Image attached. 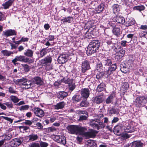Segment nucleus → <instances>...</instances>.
<instances>
[{
	"label": "nucleus",
	"mask_w": 147,
	"mask_h": 147,
	"mask_svg": "<svg viewBox=\"0 0 147 147\" xmlns=\"http://www.w3.org/2000/svg\"><path fill=\"white\" fill-rule=\"evenodd\" d=\"M29 140L31 141H33L38 139V136L36 134H32L28 136Z\"/></svg>",
	"instance_id": "nucleus-28"
},
{
	"label": "nucleus",
	"mask_w": 147,
	"mask_h": 147,
	"mask_svg": "<svg viewBox=\"0 0 147 147\" xmlns=\"http://www.w3.org/2000/svg\"><path fill=\"white\" fill-rule=\"evenodd\" d=\"M25 56L22 55L17 56L16 57L15 59L12 61V62L15 65L16 64V62L17 61L21 62H24Z\"/></svg>",
	"instance_id": "nucleus-18"
},
{
	"label": "nucleus",
	"mask_w": 147,
	"mask_h": 147,
	"mask_svg": "<svg viewBox=\"0 0 147 147\" xmlns=\"http://www.w3.org/2000/svg\"><path fill=\"white\" fill-rule=\"evenodd\" d=\"M81 94L82 97L87 98L90 94V91L88 88L82 89L81 90Z\"/></svg>",
	"instance_id": "nucleus-13"
},
{
	"label": "nucleus",
	"mask_w": 147,
	"mask_h": 147,
	"mask_svg": "<svg viewBox=\"0 0 147 147\" xmlns=\"http://www.w3.org/2000/svg\"><path fill=\"white\" fill-rule=\"evenodd\" d=\"M47 49L46 48L42 49L40 51V57H42L45 56L47 53Z\"/></svg>",
	"instance_id": "nucleus-41"
},
{
	"label": "nucleus",
	"mask_w": 147,
	"mask_h": 147,
	"mask_svg": "<svg viewBox=\"0 0 147 147\" xmlns=\"http://www.w3.org/2000/svg\"><path fill=\"white\" fill-rule=\"evenodd\" d=\"M144 7L142 5L135 6L133 7V9L134 10H138L139 11L144 10Z\"/></svg>",
	"instance_id": "nucleus-38"
},
{
	"label": "nucleus",
	"mask_w": 147,
	"mask_h": 147,
	"mask_svg": "<svg viewBox=\"0 0 147 147\" xmlns=\"http://www.w3.org/2000/svg\"><path fill=\"white\" fill-rule=\"evenodd\" d=\"M33 62L34 60L33 59L27 57H25L24 62L28 63H32Z\"/></svg>",
	"instance_id": "nucleus-48"
},
{
	"label": "nucleus",
	"mask_w": 147,
	"mask_h": 147,
	"mask_svg": "<svg viewBox=\"0 0 147 147\" xmlns=\"http://www.w3.org/2000/svg\"><path fill=\"white\" fill-rule=\"evenodd\" d=\"M3 34L6 37L12 35H16V32L13 30L10 29L5 30L3 32Z\"/></svg>",
	"instance_id": "nucleus-16"
},
{
	"label": "nucleus",
	"mask_w": 147,
	"mask_h": 147,
	"mask_svg": "<svg viewBox=\"0 0 147 147\" xmlns=\"http://www.w3.org/2000/svg\"><path fill=\"white\" fill-rule=\"evenodd\" d=\"M104 100L103 96L100 95L93 97L92 101L95 103L99 104L102 103L104 101Z\"/></svg>",
	"instance_id": "nucleus-15"
},
{
	"label": "nucleus",
	"mask_w": 147,
	"mask_h": 147,
	"mask_svg": "<svg viewBox=\"0 0 147 147\" xmlns=\"http://www.w3.org/2000/svg\"><path fill=\"white\" fill-rule=\"evenodd\" d=\"M106 86L105 83H101L97 87L96 90L98 92H101L105 89V87Z\"/></svg>",
	"instance_id": "nucleus-29"
},
{
	"label": "nucleus",
	"mask_w": 147,
	"mask_h": 147,
	"mask_svg": "<svg viewBox=\"0 0 147 147\" xmlns=\"http://www.w3.org/2000/svg\"><path fill=\"white\" fill-rule=\"evenodd\" d=\"M82 127L79 125H71L68 126L67 129L69 133L72 134L79 135Z\"/></svg>",
	"instance_id": "nucleus-3"
},
{
	"label": "nucleus",
	"mask_w": 147,
	"mask_h": 147,
	"mask_svg": "<svg viewBox=\"0 0 147 147\" xmlns=\"http://www.w3.org/2000/svg\"><path fill=\"white\" fill-rule=\"evenodd\" d=\"M65 104L64 101L59 102L54 106L55 109H63L64 107Z\"/></svg>",
	"instance_id": "nucleus-27"
},
{
	"label": "nucleus",
	"mask_w": 147,
	"mask_h": 147,
	"mask_svg": "<svg viewBox=\"0 0 147 147\" xmlns=\"http://www.w3.org/2000/svg\"><path fill=\"white\" fill-rule=\"evenodd\" d=\"M95 121V120L92 119L90 125L91 126H93L94 127L96 128L98 130H99V125L98 124L95 123L93 122Z\"/></svg>",
	"instance_id": "nucleus-40"
},
{
	"label": "nucleus",
	"mask_w": 147,
	"mask_h": 147,
	"mask_svg": "<svg viewBox=\"0 0 147 147\" xmlns=\"http://www.w3.org/2000/svg\"><path fill=\"white\" fill-rule=\"evenodd\" d=\"M112 7L113 13L115 14H117L120 11L119 5L117 4H114L112 6Z\"/></svg>",
	"instance_id": "nucleus-26"
},
{
	"label": "nucleus",
	"mask_w": 147,
	"mask_h": 147,
	"mask_svg": "<svg viewBox=\"0 0 147 147\" xmlns=\"http://www.w3.org/2000/svg\"><path fill=\"white\" fill-rule=\"evenodd\" d=\"M128 69V67H125L124 66H123V67H121V68L120 69L121 71L124 73H127L129 71Z\"/></svg>",
	"instance_id": "nucleus-50"
},
{
	"label": "nucleus",
	"mask_w": 147,
	"mask_h": 147,
	"mask_svg": "<svg viewBox=\"0 0 147 147\" xmlns=\"http://www.w3.org/2000/svg\"><path fill=\"white\" fill-rule=\"evenodd\" d=\"M34 114L37 116L41 118L45 115V113L43 110L40 108L37 107L35 108L34 109Z\"/></svg>",
	"instance_id": "nucleus-9"
},
{
	"label": "nucleus",
	"mask_w": 147,
	"mask_h": 147,
	"mask_svg": "<svg viewBox=\"0 0 147 147\" xmlns=\"http://www.w3.org/2000/svg\"><path fill=\"white\" fill-rule=\"evenodd\" d=\"M48 145V144L46 142H40V147H47Z\"/></svg>",
	"instance_id": "nucleus-54"
},
{
	"label": "nucleus",
	"mask_w": 147,
	"mask_h": 147,
	"mask_svg": "<svg viewBox=\"0 0 147 147\" xmlns=\"http://www.w3.org/2000/svg\"><path fill=\"white\" fill-rule=\"evenodd\" d=\"M115 22L114 21L109 22L108 24L109 25L113 28H114L115 27Z\"/></svg>",
	"instance_id": "nucleus-62"
},
{
	"label": "nucleus",
	"mask_w": 147,
	"mask_h": 147,
	"mask_svg": "<svg viewBox=\"0 0 147 147\" xmlns=\"http://www.w3.org/2000/svg\"><path fill=\"white\" fill-rule=\"evenodd\" d=\"M10 98L11 100L14 103L18 102L20 100L16 96H10Z\"/></svg>",
	"instance_id": "nucleus-42"
},
{
	"label": "nucleus",
	"mask_w": 147,
	"mask_h": 147,
	"mask_svg": "<svg viewBox=\"0 0 147 147\" xmlns=\"http://www.w3.org/2000/svg\"><path fill=\"white\" fill-rule=\"evenodd\" d=\"M102 35L104 37L107 38V37L109 36V32L108 31V30L106 29H102L101 30Z\"/></svg>",
	"instance_id": "nucleus-36"
},
{
	"label": "nucleus",
	"mask_w": 147,
	"mask_h": 147,
	"mask_svg": "<svg viewBox=\"0 0 147 147\" xmlns=\"http://www.w3.org/2000/svg\"><path fill=\"white\" fill-rule=\"evenodd\" d=\"M124 131L122 134V136L124 139L128 138H129V135L128 133L129 132V127L127 125L124 127Z\"/></svg>",
	"instance_id": "nucleus-20"
},
{
	"label": "nucleus",
	"mask_w": 147,
	"mask_h": 147,
	"mask_svg": "<svg viewBox=\"0 0 147 147\" xmlns=\"http://www.w3.org/2000/svg\"><path fill=\"white\" fill-rule=\"evenodd\" d=\"M115 96V94L113 92L107 98L106 100V102L107 104L112 103L114 98Z\"/></svg>",
	"instance_id": "nucleus-23"
},
{
	"label": "nucleus",
	"mask_w": 147,
	"mask_h": 147,
	"mask_svg": "<svg viewBox=\"0 0 147 147\" xmlns=\"http://www.w3.org/2000/svg\"><path fill=\"white\" fill-rule=\"evenodd\" d=\"M12 135L11 134H9L8 135L5 136L4 140H8L10 139L12 137Z\"/></svg>",
	"instance_id": "nucleus-57"
},
{
	"label": "nucleus",
	"mask_w": 147,
	"mask_h": 147,
	"mask_svg": "<svg viewBox=\"0 0 147 147\" xmlns=\"http://www.w3.org/2000/svg\"><path fill=\"white\" fill-rule=\"evenodd\" d=\"M29 147H40V146L38 143H34Z\"/></svg>",
	"instance_id": "nucleus-63"
},
{
	"label": "nucleus",
	"mask_w": 147,
	"mask_h": 147,
	"mask_svg": "<svg viewBox=\"0 0 147 147\" xmlns=\"http://www.w3.org/2000/svg\"><path fill=\"white\" fill-rule=\"evenodd\" d=\"M24 54L28 57H32L33 56V52L31 50L28 49L24 53Z\"/></svg>",
	"instance_id": "nucleus-34"
},
{
	"label": "nucleus",
	"mask_w": 147,
	"mask_h": 147,
	"mask_svg": "<svg viewBox=\"0 0 147 147\" xmlns=\"http://www.w3.org/2000/svg\"><path fill=\"white\" fill-rule=\"evenodd\" d=\"M114 51L116 52L115 59L117 60L121 59L125 52V50L118 46H117V47L115 48Z\"/></svg>",
	"instance_id": "nucleus-5"
},
{
	"label": "nucleus",
	"mask_w": 147,
	"mask_h": 147,
	"mask_svg": "<svg viewBox=\"0 0 147 147\" xmlns=\"http://www.w3.org/2000/svg\"><path fill=\"white\" fill-rule=\"evenodd\" d=\"M24 123L26 125H32V122L30 120H25V121L24 122Z\"/></svg>",
	"instance_id": "nucleus-60"
},
{
	"label": "nucleus",
	"mask_w": 147,
	"mask_h": 147,
	"mask_svg": "<svg viewBox=\"0 0 147 147\" xmlns=\"http://www.w3.org/2000/svg\"><path fill=\"white\" fill-rule=\"evenodd\" d=\"M81 98L80 96L75 95L72 97V100L74 103H76L80 101Z\"/></svg>",
	"instance_id": "nucleus-33"
},
{
	"label": "nucleus",
	"mask_w": 147,
	"mask_h": 147,
	"mask_svg": "<svg viewBox=\"0 0 147 147\" xmlns=\"http://www.w3.org/2000/svg\"><path fill=\"white\" fill-rule=\"evenodd\" d=\"M76 140L78 142V143L80 144L83 140V138L81 137L78 136L76 138Z\"/></svg>",
	"instance_id": "nucleus-56"
},
{
	"label": "nucleus",
	"mask_w": 147,
	"mask_h": 147,
	"mask_svg": "<svg viewBox=\"0 0 147 147\" xmlns=\"http://www.w3.org/2000/svg\"><path fill=\"white\" fill-rule=\"evenodd\" d=\"M47 130L49 132H53L56 130V129L54 127H50L48 128Z\"/></svg>",
	"instance_id": "nucleus-52"
},
{
	"label": "nucleus",
	"mask_w": 147,
	"mask_h": 147,
	"mask_svg": "<svg viewBox=\"0 0 147 147\" xmlns=\"http://www.w3.org/2000/svg\"><path fill=\"white\" fill-rule=\"evenodd\" d=\"M69 56L68 54H62L59 57L58 61L60 64L65 63L67 61Z\"/></svg>",
	"instance_id": "nucleus-7"
},
{
	"label": "nucleus",
	"mask_w": 147,
	"mask_h": 147,
	"mask_svg": "<svg viewBox=\"0 0 147 147\" xmlns=\"http://www.w3.org/2000/svg\"><path fill=\"white\" fill-rule=\"evenodd\" d=\"M103 64L101 63H98L97 65H96V69L98 70H100L101 69H102V67Z\"/></svg>",
	"instance_id": "nucleus-64"
},
{
	"label": "nucleus",
	"mask_w": 147,
	"mask_h": 147,
	"mask_svg": "<svg viewBox=\"0 0 147 147\" xmlns=\"http://www.w3.org/2000/svg\"><path fill=\"white\" fill-rule=\"evenodd\" d=\"M112 32L114 35L117 36H119L121 33L120 29L116 27L113 28Z\"/></svg>",
	"instance_id": "nucleus-32"
},
{
	"label": "nucleus",
	"mask_w": 147,
	"mask_h": 147,
	"mask_svg": "<svg viewBox=\"0 0 147 147\" xmlns=\"http://www.w3.org/2000/svg\"><path fill=\"white\" fill-rule=\"evenodd\" d=\"M89 105V102L87 100H83L81 102L80 105L82 107H88Z\"/></svg>",
	"instance_id": "nucleus-37"
},
{
	"label": "nucleus",
	"mask_w": 147,
	"mask_h": 147,
	"mask_svg": "<svg viewBox=\"0 0 147 147\" xmlns=\"http://www.w3.org/2000/svg\"><path fill=\"white\" fill-rule=\"evenodd\" d=\"M123 125L122 124L117 125L114 127L113 132L115 134L117 135L119 134L120 132L121 131Z\"/></svg>",
	"instance_id": "nucleus-22"
},
{
	"label": "nucleus",
	"mask_w": 147,
	"mask_h": 147,
	"mask_svg": "<svg viewBox=\"0 0 147 147\" xmlns=\"http://www.w3.org/2000/svg\"><path fill=\"white\" fill-rule=\"evenodd\" d=\"M0 117L1 118L4 119H5L9 121L11 123H12L13 122V119H11L10 118L6 117H4L3 116H1Z\"/></svg>",
	"instance_id": "nucleus-53"
},
{
	"label": "nucleus",
	"mask_w": 147,
	"mask_h": 147,
	"mask_svg": "<svg viewBox=\"0 0 147 147\" xmlns=\"http://www.w3.org/2000/svg\"><path fill=\"white\" fill-rule=\"evenodd\" d=\"M97 119H96V121H95V122H98L99 125L100 126V127H101L102 128H104L105 127V125L104 124V123H103L102 122H101V121H97Z\"/></svg>",
	"instance_id": "nucleus-61"
},
{
	"label": "nucleus",
	"mask_w": 147,
	"mask_h": 147,
	"mask_svg": "<svg viewBox=\"0 0 147 147\" xmlns=\"http://www.w3.org/2000/svg\"><path fill=\"white\" fill-rule=\"evenodd\" d=\"M100 45V42L97 40H94L90 42L86 51L87 55H90L96 52L98 50Z\"/></svg>",
	"instance_id": "nucleus-1"
},
{
	"label": "nucleus",
	"mask_w": 147,
	"mask_h": 147,
	"mask_svg": "<svg viewBox=\"0 0 147 147\" xmlns=\"http://www.w3.org/2000/svg\"><path fill=\"white\" fill-rule=\"evenodd\" d=\"M119 112V110L117 109L112 108L110 110L109 113L111 114H117Z\"/></svg>",
	"instance_id": "nucleus-45"
},
{
	"label": "nucleus",
	"mask_w": 147,
	"mask_h": 147,
	"mask_svg": "<svg viewBox=\"0 0 147 147\" xmlns=\"http://www.w3.org/2000/svg\"><path fill=\"white\" fill-rule=\"evenodd\" d=\"M105 74V72H101L98 74L96 76V78L99 79L103 78Z\"/></svg>",
	"instance_id": "nucleus-43"
},
{
	"label": "nucleus",
	"mask_w": 147,
	"mask_h": 147,
	"mask_svg": "<svg viewBox=\"0 0 147 147\" xmlns=\"http://www.w3.org/2000/svg\"><path fill=\"white\" fill-rule=\"evenodd\" d=\"M1 53L4 56H5L8 57L10 56L11 54H13V51H9L7 50H3L1 51Z\"/></svg>",
	"instance_id": "nucleus-30"
},
{
	"label": "nucleus",
	"mask_w": 147,
	"mask_h": 147,
	"mask_svg": "<svg viewBox=\"0 0 147 147\" xmlns=\"http://www.w3.org/2000/svg\"><path fill=\"white\" fill-rule=\"evenodd\" d=\"M147 102L146 98L143 96H140L137 97L135 101L134 102L133 105L137 107H143Z\"/></svg>",
	"instance_id": "nucleus-4"
},
{
	"label": "nucleus",
	"mask_w": 147,
	"mask_h": 147,
	"mask_svg": "<svg viewBox=\"0 0 147 147\" xmlns=\"http://www.w3.org/2000/svg\"><path fill=\"white\" fill-rule=\"evenodd\" d=\"M36 125L37 127V128L38 129H43V126L40 123L38 122L36 123Z\"/></svg>",
	"instance_id": "nucleus-59"
},
{
	"label": "nucleus",
	"mask_w": 147,
	"mask_h": 147,
	"mask_svg": "<svg viewBox=\"0 0 147 147\" xmlns=\"http://www.w3.org/2000/svg\"><path fill=\"white\" fill-rule=\"evenodd\" d=\"M29 107L28 105H25L22 106L19 108V109L20 111H24L27 110Z\"/></svg>",
	"instance_id": "nucleus-47"
},
{
	"label": "nucleus",
	"mask_w": 147,
	"mask_h": 147,
	"mask_svg": "<svg viewBox=\"0 0 147 147\" xmlns=\"http://www.w3.org/2000/svg\"><path fill=\"white\" fill-rule=\"evenodd\" d=\"M131 147H142L144 144L140 140H136L130 144Z\"/></svg>",
	"instance_id": "nucleus-17"
},
{
	"label": "nucleus",
	"mask_w": 147,
	"mask_h": 147,
	"mask_svg": "<svg viewBox=\"0 0 147 147\" xmlns=\"http://www.w3.org/2000/svg\"><path fill=\"white\" fill-rule=\"evenodd\" d=\"M14 0H9L2 4V6L5 9L9 8L14 2Z\"/></svg>",
	"instance_id": "nucleus-21"
},
{
	"label": "nucleus",
	"mask_w": 147,
	"mask_h": 147,
	"mask_svg": "<svg viewBox=\"0 0 147 147\" xmlns=\"http://www.w3.org/2000/svg\"><path fill=\"white\" fill-rule=\"evenodd\" d=\"M53 138L55 141L61 144L65 145L66 144V138L64 136L54 135Z\"/></svg>",
	"instance_id": "nucleus-6"
},
{
	"label": "nucleus",
	"mask_w": 147,
	"mask_h": 147,
	"mask_svg": "<svg viewBox=\"0 0 147 147\" xmlns=\"http://www.w3.org/2000/svg\"><path fill=\"white\" fill-rule=\"evenodd\" d=\"M4 104L6 105L9 109H11L13 107V105L11 102H6L4 103Z\"/></svg>",
	"instance_id": "nucleus-51"
},
{
	"label": "nucleus",
	"mask_w": 147,
	"mask_h": 147,
	"mask_svg": "<svg viewBox=\"0 0 147 147\" xmlns=\"http://www.w3.org/2000/svg\"><path fill=\"white\" fill-rule=\"evenodd\" d=\"M135 23L136 21L134 19L132 18L129 19V26H134Z\"/></svg>",
	"instance_id": "nucleus-49"
},
{
	"label": "nucleus",
	"mask_w": 147,
	"mask_h": 147,
	"mask_svg": "<svg viewBox=\"0 0 147 147\" xmlns=\"http://www.w3.org/2000/svg\"><path fill=\"white\" fill-rule=\"evenodd\" d=\"M9 92L11 93H16V91L12 87H10L9 88Z\"/></svg>",
	"instance_id": "nucleus-58"
},
{
	"label": "nucleus",
	"mask_w": 147,
	"mask_h": 147,
	"mask_svg": "<svg viewBox=\"0 0 147 147\" xmlns=\"http://www.w3.org/2000/svg\"><path fill=\"white\" fill-rule=\"evenodd\" d=\"M105 5L103 3H101L96 8L95 10L97 13H99L102 12L104 8Z\"/></svg>",
	"instance_id": "nucleus-31"
},
{
	"label": "nucleus",
	"mask_w": 147,
	"mask_h": 147,
	"mask_svg": "<svg viewBox=\"0 0 147 147\" xmlns=\"http://www.w3.org/2000/svg\"><path fill=\"white\" fill-rule=\"evenodd\" d=\"M90 68V63L88 61L85 60L82 63V71L83 73H85Z\"/></svg>",
	"instance_id": "nucleus-8"
},
{
	"label": "nucleus",
	"mask_w": 147,
	"mask_h": 147,
	"mask_svg": "<svg viewBox=\"0 0 147 147\" xmlns=\"http://www.w3.org/2000/svg\"><path fill=\"white\" fill-rule=\"evenodd\" d=\"M114 19L116 22L120 24H123L125 22L124 18L122 16H116L114 18Z\"/></svg>",
	"instance_id": "nucleus-25"
},
{
	"label": "nucleus",
	"mask_w": 147,
	"mask_h": 147,
	"mask_svg": "<svg viewBox=\"0 0 147 147\" xmlns=\"http://www.w3.org/2000/svg\"><path fill=\"white\" fill-rule=\"evenodd\" d=\"M71 18H72L71 17L69 16L65 19H62L61 20V21L63 22V23L65 22L70 23L71 22Z\"/></svg>",
	"instance_id": "nucleus-46"
},
{
	"label": "nucleus",
	"mask_w": 147,
	"mask_h": 147,
	"mask_svg": "<svg viewBox=\"0 0 147 147\" xmlns=\"http://www.w3.org/2000/svg\"><path fill=\"white\" fill-rule=\"evenodd\" d=\"M101 63L103 66H110L112 64V61L110 58L104 57L102 58Z\"/></svg>",
	"instance_id": "nucleus-12"
},
{
	"label": "nucleus",
	"mask_w": 147,
	"mask_h": 147,
	"mask_svg": "<svg viewBox=\"0 0 147 147\" xmlns=\"http://www.w3.org/2000/svg\"><path fill=\"white\" fill-rule=\"evenodd\" d=\"M23 85L25 86H26V88H30L31 86L33 85L32 82H31L28 80H27L26 82L24 83H23Z\"/></svg>",
	"instance_id": "nucleus-39"
},
{
	"label": "nucleus",
	"mask_w": 147,
	"mask_h": 147,
	"mask_svg": "<svg viewBox=\"0 0 147 147\" xmlns=\"http://www.w3.org/2000/svg\"><path fill=\"white\" fill-rule=\"evenodd\" d=\"M14 142H16L19 146L23 141L24 139L22 137H20L13 139Z\"/></svg>",
	"instance_id": "nucleus-35"
},
{
	"label": "nucleus",
	"mask_w": 147,
	"mask_h": 147,
	"mask_svg": "<svg viewBox=\"0 0 147 147\" xmlns=\"http://www.w3.org/2000/svg\"><path fill=\"white\" fill-rule=\"evenodd\" d=\"M52 61V58L51 57L47 56L40 61L41 63L43 66L47 65Z\"/></svg>",
	"instance_id": "nucleus-14"
},
{
	"label": "nucleus",
	"mask_w": 147,
	"mask_h": 147,
	"mask_svg": "<svg viewBox=\"0 0 147 147\" xmlns=\"http://www.w3.org/2000/svg\"><path fill=\"white\" fill-rule=\"evenodd\" d=\"M117 68V67L116 63H113L109 67L108 69L107 70V73L108 75H110L112 74L113 71H115Z\"/></svg>",
	"instance_id": "nucleus-19"
},
{
	"label": "nucleus",
	"mask_w": 147,
	"mask_h": 147,
	"mask_svg": "<svg viewBox=\"0 0 147 147\" xmlns=\"http://www.w3.org/2000/svg\"><path fill=\"white\" fill-rule=\"evenodd\" d=\"M65 82L68 84L69 89L71 91L73 90L75 88L76 85L75 83L73 82V80L68 78L65 80Z\"/></svg>",
	"instance_id": "nucleus-10"
},
{
	"label": "nucleus",
	"mask_w": 147,
	"mask_h": 147,
	"mask_svg": "<svg viewBox=\"0 0 147 147\" xmlns=\"http://www.w3.org/2000/svg\"><path fill=\"white\" fill-rule=\"evenodd\" d=\"M88 117V115H84L80 116L79 120L80 121H83L86 120Z\"/></svg>",
	"instance_id": "nucleus-55"
},
{
	"label": "nucleus",
	"mask_w": 147,
	"mask_h": 147,
	"mask_svg": "<svg viewBox=\"0 0 147 147\" xmlns=\"http://www.w3.org/2000/svg\"><path fill=\"white\" fill-rule=\"evenodd\" d=\"M68 95V93L65 91H60L58 94V98L61 100H63Z\"/></svg>",
	"instance_id": "nucleus-24"
},
{
	"label": "nucleus",
	"mask_w": 147,
	"mask_h": 147,
	"mask_svg": "<svg viewBox=\"0 0 147 147\" xmlns=\"http://www.w3.org/2000/svg\"><path fill=\"white\" fill-rule=\"evenodd\" d=\"M87 130L86 127H82L79 135L82 136L86 139L94 138L96 134L97 133L96 131L92 130L90 131L86 132Z\"/></svg>",
	"instance_id": "nucleus-2"
},
{
	"label": "nucleus",
	"mask_w": 147,
	"mask_h": 147,
	"mask_svg": "<svg viewBox=\"0 0 147 147\" xmlns=\"http://www.w3.org/2000/svg\"><path fill=\"white\" fill-rule=\"evenodd\" d=\"M32 81L33 84L37 85H42L43 83L41 78L39 76H36L32 79Z\"/></svg>",
	"instance_id": "nucleus-11"
},
{
	"label": "nucleus",
	"mask_w": 147,
	"mask_h": 147,
	"mask_svg": "<svg viewBox=\"0 0 147 147\" xmlns=\"http://www.w3.org/2000/svg\"><path fill=\"white\" fill-rule=\"evenodd\" d=\"M22 65L26 72H28L30 70V66L26 64H22Z\"/></svg>",
	"instance_id": "nucleus-44"
}]
</instances>
